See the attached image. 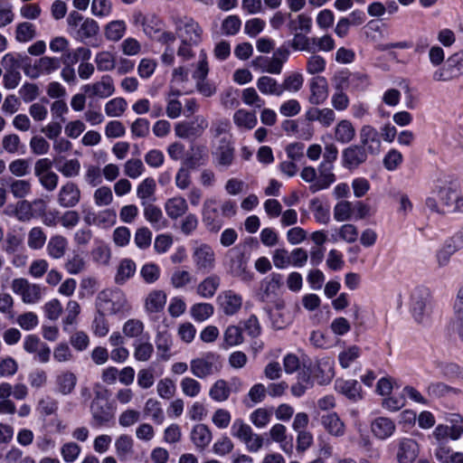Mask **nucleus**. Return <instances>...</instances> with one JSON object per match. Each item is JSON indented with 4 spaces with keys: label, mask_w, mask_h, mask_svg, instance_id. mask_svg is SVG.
Returning <instances> with one entry per match:
<instances>
[{
    "label": "nucleus",
    "mask_w": 463,
    "mask_h": 463,
    "mask_svg": "<svg viewBox=\"0 0 463 463\" xmlns=\"http://www.w3.org/2000/svg\"><path fill=\"white\" fill-rule=\"evenodd\" d=\"M355 128L348 119L340 120L334 128L335 140L341 144H348L355 137Z\"/></svg>",
    "instance_id": "obj_29"
},
{
    "label": "nucleus",
    "mask_w": 463,
    "mask_h": 463,
    "mask_svg": "<svg viewBox=\"0 0 463 463\" xmlns=\"http://www.w3.org/2000/svg\"><path fill=\"white\" fill-rule=\"evenodd\" d=\"M203 222L206 228L212 232H218L222 225V213L220 214L217 200L213 197L207 198L203 202Z\"/></svg>",
    "instance_id": "obj_9"
},
{
    "label": "nucleus",
    "mask_w": 463,
    "mask_h": 463,
    "mask_svg": "<svg viewBox=\"0 0 463 463\" xmlns=\"http://www.w3.org/2000/svg\"><path fill=\"white\" fill-rule=\"evenodd\" d=\"M80 189L75 183L71 181L62 184L57 194V203L62 208L76 206L80 203Z\"/></svg>",
    "instance_id": "obj_12"
},
{
    "label": "nucleus",
    "mask_w": 463,
    "mask_h": 463,
    "mask_svg": "<svg viewBox=\"0 0 463 463\" xmlns=\"http://www.w3.org/2000/svg\"><path fill=\"white\" fill-rule=\"evenodd\" d=\"M57 390L62 395L71 394L77 384V376L71 371H63L57 375L56 380Z\"/></svg>",
    "instance_id": "obj_38"
},
{
    "label": "nucleus",
    "mask_w": 463,
    "mask_h": 463,
    "mask_svg": "<svg viewBox=\"0 0 463 463\" xmlns=\"http://www.w3.org/2000/svg\"><path fill=\"white\" fill-rule=\"evenodd\" d=\"M182 392L187 397H196L202 390L201 383L194 378L186 376L180 382Z\"/></svg>",
    "instance_id": "obj_63"
},
{
    "label": "nucleus",
    "mask_w": 463,
    "mask_h": 463,
    "mask_svg": "<svg viewBox=\"0 0 463 463\" xmlns=\"http://www.w3.org/2000/svg\"><path fill=\"white\" fill-rule=\"evenodd\" d=\"M95 62L98 70L100 71H109L116 67L115 56L107 51L97 53Z\"/></svg>",
    "instance_id": "obj_62"
},
{
    "label": "nucleus",
    "mask_w": 463,
    "mask_h": 463,
    "mask_svg": "<svg viewBox=\"0 0 463 463\" xmlns=\"http://www.w3.org/2000/svg\"><path fill=\"white\" fill-rule=\"evenodd\" d=\"M165 210L170 219L176 220L187 213L188 203L183 196H175L166 200Z\"/></svg>",
    "instance_id": "obj_31"
},
{
    "label": "nucleus",
    "mask_w": 463,
    "mask_h": 463,
    "mask_svg": "<svg viewBox=\"0 0 463 463\" xmlns=\"http://www.w3.org/2000/svg\"><path fill=\"white\" fill-rule=\"evenodd\" d=\"M126 24L122 20H116L109 23L105 27V36L112 42L119 41L126 32Z\"/></svg>",
    "instance_id": "obj_52"
},
{
    "label": "nucleus",
    "mask_w": 463,
    "mask_h": 463,
    "mask_svg": "<svg viewBox=\"0 0 463 463\" xmlns=\"http://www.w3.org/2000/svg\"><path fill=\"white\" fill-rule=\"evenodd\" d=\"M420 453L418 442L410 438H402L398 443L396 459L398 463H413Z\"/></svg>",
    "instance_id": "obj_16"
},
{
    "label": "nucleus",
    "mask_w": 463,
    "mask_h": 463,
    "mask_svg": "<svg viewBox=\"0 0 463 463\" xmlns=\"http://www.w3.org/2000/svg\"><path fill=\"white\" fill-rule=\"evenodd\" d=\"M175 29V34L181 43L177 50V55L184 60H190L194 56V46H197L203 38V28L191 17H172Z\"/></svg>",
    "instance_id": "obj_1"
},
{
    "label": "nucleus",
    "mask_w": 463,
    "mask_h": 463,
    "mask_svg": "<svg viewBox=\"0 0 463 463\" xmlns=\"http://www.w3.org/2000/svg\"><path fill=\"white\" fill-rule=\"evenodd\" d=\"M321 424L332 436L342 437L345 435V425L335 412L322 415Z\"/></svg>",
    "instance_id": "obj_25"
},
{
    "label": "nucleus",
    "mask_w": 463,
    "mask_h": 463,
    "mask_svg": "<svg viewBox=\"0 0 463 463\" xmlns=\"http://www.w3.org/2000/svg\"><path fill=\"white\" fill-rule=\"evenodd\" d=\"M115 448L118 457L124 459L133 452V439L131 437L122 434L116 439Z\"/></svg>",
    "instance_id": "obj_59"
},
{
    "label": "nucleus",
    "mask_w": 463,
    "mask_h": 463,
    "mask_svg": "<svg viewBox=\"0 0 463 463\" xmlns=\"http://www.w3.org/2000/svg\"><path fill=\"white\" fill-rule=\"evenodd\" d=\"M433 194L440 203L434 196L428 197L425 204L431 212L439 214L463 213V194H458L451 184L437 185Z\"/></svg>",
    "instance_id": "obj_2"
},
{
    "label": "nucleus",
    "mask_w": 463,
    "mask_h": 463,
    "mask_svg": "<svg viewBox=\"0 0 463 463\" xmlns=\"http://www.w3.org/2000/svg\"><path fill=\"white\" fill-rule=\"evenodd\" d=\"M308 121H318L323 127L329 128L335 120V113L332 109L311 108L306 112Z\"/></svg>",
    "instance_id": "obj_27"
},
{
    "label": "nucleus",
    "mask_w": 463,
    "mask_h": 463,
    "mask_svg": "<svg viewBox=\"0 0 463 463\" xmlns=\"http://www.w3.org/2000/svg\"><path fill=\"white\" fill-rule=\"evenodd\" d=\"M24 349L29 354H35L39 362L45 364L50 360L51 349L37 335H27L23 344Z\"/></svg>",
    "instance_id": "obj_19"
},
{
    "label": "nucleus",
    "mask_w": 463,
    "mask_h": 463,
    "mask_svg": "<svg viewBox=\"0 0 463 463\" xmlns=\"http://www.w3.org/2000/svg\"><path fill=\"white\" fill-rule=\"evenodd\" d=\"M11 289L15 295L21 297L24 304H36L43 298V288L39 284L32 283L24 278L13 279Z\"/></svg>",
    "instance_id": "obj_6"
},
{
    "label": "nucleus",
    "mask_w": 463,
    "mask_h": 463,
    "mask_svg": "<svg viewBox=\"0 0 463 463\" xmlns=\"http://www.w3.org/2000/svg\"><path fill=\"white\" fill-rule=\"evenodd\" d=\"M229 272L233 276H241L246 269V260L243 252L231 249L226 253Z\"/></svg>",
    "instance_id": "obj_30"
},
{
    "label": "nucleus",
    "mask_w": 463,
    "mask_h": 463,
    "mask_svg": "<svg viewBox=\"0 0 463 463\" xmlns=\"http://www.w3.org/2000/svg\"><path fill=\"white\" fill-rule=\"evenodd\" d=\"M133 346L134 357L139 362L148 361L154 353V346L149 341L139 339L135 341Z\"/></svg>",
    "instance_id": "obj_50"
},
{
    "label": "nucleus",
    "mask_w": 463,
    "mask_h": 463,
    "mask_svg": "<svg viewBox=\"0 0 463 463\" xmlns=\"http://www.w3.org/2000/svg\"><path fill=\"white\" fill-rule=\"evenodd\" d=\"M271 416V410L259 408L250 413V420L255 427L261 429L268 425L270 421Z\"/></svg>",
    "instance_id": "obj_64"
},
{
    "label": "nucleus",
    "mask_w": 463,
    "mask_h": 463,
    "mask_svg": "<svg viewBox=\"0 0 463 463\" xmlns=\"http://www.w3.org/2000/svg\"><path fill=\"white\" fill-rule=\"evenodd\" d=\"M156 184L152 177L142 180L137 187V196L141 205L154 203L156 201Z\"/></svg>",
    "instance_id": "obj_28"
},
{
    "label": "nucleus",
    "mask_w": 463,
    "mask_h": 463,
    "mask_svg": "<svg viewBox=\"0 0 463 463\" xmlns=\"http://www.w3.org/2000/svg\"><path fill=\"white\" fill-rule=\"evenodd\" d=\"M395 430V422L387 417H377L371 423V431L373 435L381 440L391 438Z\"/></svg>",
    "instance_id": "obj_21"
},
{
    "label": "nucleus",
    "mask_w": 463,
    "mask_h": 463,
    "mask_svg": "<svg viewBox=\"0 0 463 463\" xmlns=\"http://www.w3.org/2000/svg\"><path fill=\"white\" fill-rule=\"evenodd\" d=\"M91 56L90 49L85 47H79L74 51L68 50L67 52L63 53L61 61L64 65H73L80 60L89 61Z\"/></svg>",
    "instance_id": "obj_46"
},
{
    "label": "nucleus",
    "mask_w": 463,
    "mask_h": 463,
    "mask_svg": "<svg viewBox=\"0 0 463 463\" xmlns=\"http://www.w3.org/2000/svg\"><path fill=\"white\" fill-rule=\"evenodd\" d=\"M281 286L282 276L279 273H271L260 282L258 293L259 299L265 303L272 302Z\"/></svg>",
    "instance_id": "obj_10"
},
{
    "label": "nucleus",
    "mask_w": 463,
    "mask_h": 463,
    "mask_svg": "<svg viewBox=\"0 0 463 463\" xmlns=\"http://www.w3.org/2000/svg\"><path fill=\"white\" fill-rule=\"evenodd\" d=\"M304 83V78L302 74L298 72H293L287 76L281 85V95L284 91L297 92L298 91Z\"/></svg>",
    "instance_id": "obj_58"
},
{
    "label": "nucleus",
    "mask_w": 463,
    "mask_h": 463,
    "mask_svg": "<svg viewBox=\"0 0 463 463\" xmlns=\"http://www.w3.org/2000/svg\"><path fill=\"white\" fill-rule=\"evenodd\" d=\"M128 102L124 98H114L105 104V112L111 118H118L124 114Z\"/></svg>",
    "instance_id": "obj_54"
},
{
    "label": "nucleus",
    "mask_w": 463,
    "mask_h": 463,
    "mask_svg": "<svg viewBox=\"0 0 463 463\" xmlns=\"http://www.w3.org/2000/svg\"><path fill=\"white\" fill-rule=\"evenodd\" d=\"M358 238V230L354 224H344L336 233L331 235V240L336 242L339 239L346 241L347 243L354 242Z\"/></svg>",
    "instance_id": "obj_48"
},
{
    "label": "nucleus",
    "mask_w": 463,
    "mask_h": 463,
    "mask_svg": "<svg viewBox=\"0 0 463 463\" xmlns=\"http://www.w3.org/2000/svg\"><path fill=\"white\" fill-rule=\"evenodd\" d=\"M208 120L203 116H196L192 121H181L175 125V134L177 137L188 139L196 138L203 135L208 128Z\"/></svg>",
    "instance_id": "obj_8"
},
{
    "label": "nucleus",
    "mask_w": 463,
    "mask_h": 463,
    "mask_svg": "<svg viewBox=\"0 0 463 463\" xmlns=\"http://www.w3.org/2000/svg\"><path fill=\"white\" fill-rule=\"evenodd\" d=\"M310 96L308 101L312 105L323 104L328 97V84L324 77H314L310 81Z\"/></svg>",
    "instance_id": "obj_22"
},
{
    "label": "nucleus",
    "mask_w": 463,
    "mask_h": 463,
    "mask_svg": "<svg viewBox=\"0 0 463 463\" xmlns=\"http://www.w3.org/2000/svg\"><path fill=\"white\" fill-rule=\"evenodd\" d=\"M288 28L293 34L309 33L312 28V19L305 14H300L288 21Z\"/></svg>",
    "instance_id": "obj_40"
},
{
    "label": "nucleus",
    "mask_w": 463,
    "mask_h": 463,
    "mask_svg": "<svg viewBox=\"0 0 463 463\" xmlns=\"http://www.w3.org/2000/svg\"><path fill=\"white\" fill-rule=\"evenodd\" d=\"M288 56L289 50L285 46H280L274 52L272 57L264 59L263 71L270 74H279Z\"/></svg>",
    "instance_id": "obj_23"
},
{
    "label": "nucleus",
    "mask_w": 463,
    "mask_h": 463,
    "mask_svg": "<svg viewBox=\"0 0 463 463\" xmlns=\"http://www.w3.org/2000/svg\"><path fill=\"white\" fill-rule=\"evenodd\" d=\"M137 266L134 260L128 258L122 259L117 268L115 282L118 285L125 284L136 273Z\"/></svg>",
    "instance_id": "obj_37"
},
{
    "label": "nucleus",
    "mask_w": 463,
    "mask_h": 463,
    "mask_svg": "<svg viewBox=\"0 0 463 463\" xmlns=\"http://www.w3.org/2000/svg\"><path fill=\"white\" fill-rule=\"evenodd\" d=\"M182 93L179 90L171 88L165 95V114L169 118H177L182 113L183 105L178 99V97Z\"/></svg>",
    "instance_id": "obj_34"
},
{
    "label": "nucleus",
    "mask_w": 463,
    "mask_h": 463,
    "mask_svg": "<svg viewBox=\"0 0 463 463\" xmlns=\"http://www.w3.org/2000/svg\"><path fill=\"white\" fill-rule=\"evenodd\" d=\"M144 413L145 415L151 417V419L157 424H161L165 420L161 404L155 399H148L146 402Z\"/></svg>",
    "instance_id": "obj_55"
},
{
    "label": "nucleus",
    "mask_w": 463,
    "mask_h": 463,
    "mask_svg": "<svg viewBox=\"0 0 463 463\" xmlns=\"http://www.w3.org/2000/svg\"><path fill=\"white\" fill-rule=\"evenodd\" d=\"M47 235L40 226L33 227L27 234V246L33 250L43 249L46 243Z\"/></svg>",
    "instance_id": "obj_42"
},
{
    "label": "nucleus",
    "mask_w": 463,
    "mask_h": 463,
    "mask_svg": "<svg viewBox=\"0 0 463 463\" xmlns=\"http://www.w3.org/2000/svg\"><path fill=\"white\" fill-rule=\"evenodd\" d=\"M68 248L67 239L60 234L53 235L47 243L48 255L54 259L60 260L64 257Z\"/></svg>",
    "instance_id": "obj_33"
},
{
    "label": "nucleus",
    "mask_w": 463,
    "mask_h": 463,
    "mask_svg": "<svg viewBox=\"0 0 463 463\" xmlns=\"http://www.w3.org/2000/svg\"><path fill=\"white\" fill-rule=\"evenodd\" d=\"M222 311L227 316L236 314L242 306V298L232 290L222 291L218 297Z\"/></svg>",
    "instance_id": "obj_20"
},
{
    "label": "nucleus",
    "mask_w": 463,
    "mask_h": 463,
    "mask_svg": "<svg viewBox=\"0 0 463 463\" xmlns=\"http://www.w3.org/2000/svg\"><path fill=\"white\" fill-rule=\"evenodd\" d=\"M90 412L95 426H104L114 419V411L108 401H92Z\"/></svg>",
    "instance_id": "obj_18"
},
{
    "label": "nucleus",
    "mask_w": 463,
    "mask_h": 463,
    "mask_svg": "<svg viewBox=\"0 0 463 463\" xmlns=\"http://www.w3.org/2000/svg\"><path fill=\"white\" fill-rule=\"evenodd\" d=\"M64 268L69 274L77 275L85 270L86 260L80 254L74 253L72 256L66 260Z\"/></svg>",
    "instance_id": "obj_57"
},
{
    "label": "nucleus",
    "mask_w": 463,
    "mask_h": 463,
    "mask_svg": "<svg viewBox=\"0 0 463 463\" xmlns=\"http://www.w3.org/2000/svg\"><path fill=\"white\" fill-rule=\"evenodd\" d=\"M335 389L350 400L357 401L362 398L361 386L356 380L338 379L335 381Z\"/></svg>",
    "instance_id": "obj_36"
},
{
    "label": "nucleus",
    "mask_w": 463,
    "mask_h": 463,
    "mask_svg": "<svg viewBox=\"0 0 463 463\" xmlns=\"http://www.w3.org/2000/svg\"><path fill=\"white\" fill-rule=\"evenodd\" d=\"M233 121L239 128L252 129L257 125V117L254 112L246 109H238L233 115Z\"/></svg>",
    "instance_id": "obj_47"
},
{
    "label": "nucleus",
    "mask_w": 463,
    "mask_h": 463,
    "mask_svg": "<svg viewBox=\"0 0 463 463\" xmlns=\"http://www.w3.org/2000/svg\"><path fill=\"white\" fill-rule=\"evenodd\" d=\"M9 190L14 198L22 199L30 194L32 184L29 180L14 179L9 184Z\"/></svg>",
    "instance_id": "obj_53"
},
{
    "label": "nucleus",
    "mask_w": 463,
    "mask_h": 463,
    "mask_svg": "<svg viewBox=\"0 0 463 463\" xmlns=\"http://www.w3.org/2000/svg\"><path fill=\"white\" fill-rule=\"evenodd\" d=\"M166 303V294L163 290H152L145 299V309L148 313L161 312Z\"/></svg>",
    "instance_id": "obj_35"
},
{
    "label": "nucleus",
    "mask_w": 463,
    "mask_h": 463,
    "mask_svg": "<svg viewBox=\"0 0 463 463\" xmlns=\"http://www.w3.org/2000/svg\"><path fill=\"white\" fill-rule=\"evenodd\" d=\"M213 439V433L209 427L200 423L194 426L191 431V440L197 449L204 450Z\"/></svg>",
    "instance_id": "obj_24"
},
{
    "label": "nucleus",
    "mask_w": 463,
    "mask_h": 463,
    "mask_svg": "<svg viewBox=\"0 0 463 463\" xmlns=\"http://www.w3.org/2000/svg\"><path fill=\"white\" fill-rule=\"evenodd\" d=\"M235 149L230 138L222 137L213 153V158L218 166L228 168L234 160Z\"/></svg>",
    "instance_id": "obj_14"
},
{
    "label": "nucleus",
    "mask_w": 463,
    "mask_h": 463,
    "mask_svg": "<svg viewBox=\"0 0 463 463\" xmlns=\"http://www.w3.org/2000/svg\"><path fill=\"white\" fill-rule=\"evenodd\" d=\"M258 90L264 95L281 96V85L269 76H261L257 80Z\"/></svg>",
    "instance_id": "obj_44"
},
{
    "label": "nucleus",
    "mask_w": 463,
    "mask_h": 463,
    "mask_svg": "<svg viewBox=\"0 0 463 463\" xmlns=\"http://www.w3.org/2000/svg\"><path fill=\"white\" fill-rule=\"evenodd\" d=\"M98 307L100 310L109 314L125 313L131 307L125 296L119 290H103L98 296Z\"/></svg>",
    "instance_id": "obj_4"
},
{
    "label": "nucleus",
    "mask_w": 463,
    "mask_h": 463,
    "mask_svg": "<svg viewBox=\"0 0 463 463\" xmlns=\"http://www.w3.org/2000/svg\"><path fill=\"white\" fill-rule=\"evenodd\" d=\"M36 61L41 74L49 75L60 69L61 61L56 57L43 56Z\"/></svg>",
    "instance_id": "obj_60"
},
{
    "label": "nucleus",
    "mask_w": 463,
    "mask_h": 463,
    "mask_svg": "<svg viewBox=\"0 0 463 463\" xmlns=\"http://www.w3.org/2000/svg\"><path fill=\"white\" fill-rule=\"evenodd\" d=\"M325 164L320 165V175L318 179L310 185L309 189L312 193H317L319 190L327 188L335 180V175L330 169H324Z\"/></svg>",
    "instance_id": "obj_49"
},
{
    "label": "nucleus",
    "mask_w": 463,
    "mask_h": 463,
    "mask_svg": "<svg viewBox=\"0 0 463 463\" xmlns=\"http://www.w3.org/2000/svg\"><path fill=\"white\" fill-rule=\"evenodd\" d=\"M408 305L409 311L417 324L428 325L430 323L433 310V296L429 288L418 286L412 288L410 292Z\"/></svg>",
    "instance_id": "obj_3"
},
{
    "label": "nucleus",
    "mask_w": 463,
    "mask_h": 463,
    "mask_svg": "<svg viewBox=\"0 0 463 463\" xmlns=\"http://www.w3.org/2000/svg\"><path fill=\"white\" fill-rule=\"evenodd\" d=\"M231 392L232 389L229 383L223 379H219L211 386L209 396L217 402H223L229 399Z\"/></svg>",
    "instance_id": "obj_39"
},
{
    "label": "nucleus",
    "mask_w": 463,
    "mask_h": 463,
    "mask_svg": "<svg viewBox=\"0 0 463 463\" xmlns=\"http://www.w3.org/2000/svg\"><path fill=\"white\" fill-rule=\"evenodd\" d=\"M15 40L19 43H27L36 36L35 26L29 22L19 23L15 27Z\"/></svg>",
    "instance_id": "obj_51"
},
{
    "label": "nucleus",
    "mask_w": 463,
    "mask_h": 463,
    "mask_svg": "<svg viewBox=\"0 0 463 463\" xmlns=\"http://www.w3.org/2000/svg\"><path fill=\"white\" fill-rule=\"evenodd\" d=\"M192 259L198 272L210 273L216 267L215 251L213 248L207 243H201L194 247Z\"/></svg>",
    "instance_id": "obj_7"
},
{
    "label": "nucleus",
    "mask_w": 463,
    "mask_h": 463,
    "mask_svg": "<svg viewBox=\"0 0 463 463\" xmlns=\"http://www.w3.org/2000/svg\"><path fill=\"white\" fill-rule=\"evenodd\" d=\"M99 32V24L92 18L87 17L80 24L76 36L79 40L84 41L86 39L95 37Z\"/></svg>",
    "instance_id": "obj_43"
},
{
    "label": "nucleus",
    "mask_w": 463,
    "mask_h": 463,
    "mask_svg": "<svg viewBox=\"0 0 463 463\" xmlns=\"http://www.w3.org/2000/svg\"><path fill=\"white\" fill-rule=\"evenodd\" d=\"M360 144L371 155H377L381 150V139L376 128L364 125L359 131Z\"/></svg>",
    "instance_id": "obj_15"
},
{
    "label": "nucleus",
    "mask_w": 463,
    "mask_h": 463,
    "mask_svg": "<svg viewBox=\"0 0 463 463\" xmlns=\"http://www.w3.org/2000/svg\"><path fill=\"white\" fill-rule=\"evenodd\" d=\"M213 306L210 303H197L191 307V316L195 321L203 322L213 314Z\"/></svg>",
    "instance_id": "obj_56"
},
{
    "label": "nucleus",
    "mask_w": 463,
    "mask_h": 463,
    "mask_svg": "<svg viewBox=\"0 0 463 463\" xmlns=\"http://www.w3.org/2000/svg\"><path fill=\"white\" fill-rule=\"evenodd\" d=\"M311 373L319 384L329 383L335 375L334 360L330 357L318 359L312 367Z\"/></svg>",
    "instance_id": "obj_17"
},
{
    "label": "nucleus",
    "mask_w": 463,
    "mask_h": 463,
    "mask_svg": "<svg viewBox=\"0 0 463 463\" xmlns=\"http://www.w3.org/2000/svg\"><path fill=\"white\" fill-rule=\"evenodd\" d=\"M143 206V213L145 219L155 228L161 229L166 224V220L164 218L162 210L155 205L153 203H149Z\"/></svg>",
    "instance_id": "obj_32"
},
{
    "label": "nucleus",
    "mask_w": 463,
    "mask_h": 463,
    "mask_svg": "<svg viewBox=\"0 0 463 463\" xmlns=\"http://www.w3.org/2000/svg\"><path fill=\"white\" fill-rule=\"evenodd\" d=\"M368 153L359 145H351L342 152V165L345 168L354 170L367 160Z\"/></svg>",
    "instance_id": "obj_13"
},
{
    "label": "nucleus",
    "mask_w": 463,
    "mask_h": 463,
    "mask_svg": "<svg viewBox=\"0 0 463 463\" xmlns=\"http://www.w3.org/2000/svg\"><path fill=\"white\" fill-rule=\"evenodd\" d=\"M435 457L440 463H463L461 452H452L451 449L440 443L435 451Z\"/></svg>",
    "instance_id": "obj_45"
},
{
    "label": "nucleus",
    "mask_w": 463,
    "mask_h": 463,
    "mask_svg": "<svg viewBox=\"0 0 463 463\" xmlns=\"http://www.w3.org/2000/svg\"><path fill=\"white\" fill-rule=\"evenodd\" d=\"M220 356L213 352L194 358L190 362V371L198 379H205L221 371Z\"/></svg>",
    "instance_id": "obj_5"
},
{
    "label": "nucleus",
    "mask_w": 463,
    "mask_h": 463,
    "mask_svg": "<svg viewBox=\"0 0 463 463\" xmlns=\"http://www.w3.org/2000/svg\"><path fill=\"white\" fill-rule=\"evenodd\" d=\"M221 285V278L217 274H211L204 278L196 287V293L203 298H212Z\"/></svg>",
    "instance_id": "obj_26"
},
{
    "label": "nucleus",
    "mask_w": 463,
    "mask_h": 463,
    "mask_svg": "<svg viewBox=\"0 0 463 463\" xmlns=\"http://www.w3.org/2000/svg\"><path fill=\"white\" fill-rule=\"evenodd\" d=\"M111 249L104 243L99 242L90 251L91 260L98 265L107 267L110 264L111 260Z\"/></svg>",
    "instance_id": "obj_41"
},
{
    "label": "nucleus",
    "mask_w": 463,
    "mask_h": 463,
    "mask_svg": "<svg viewBox=\"0 0 463 463\" xmlns=\"http://www.w3.org/2000/svg\"><path fill=\"white\" fill-rule=\"evenodd\" d=\"M82 90L88 98L92 99L97 97L105 99L114 93L115 87L112 78L109 75H104L101 77L100 80L84 85Z\"/></svg>",
    "instance_id": "obj_11"
},
{
    "label": "nucleus",
    "mask_w": 463,
    "mask_h": 463,
    "mask_svg": "<svg viewBox=\"0 0 463 463\" xmlns=\"http://www.w3.org/2000/svg\"><path fill=\"white\" fill-rule=\"evenodd\" d=\"M144 328L145 326L141 320L131 318L124 323L122 332L127 337L137 338L143 334Z\"/></svg>",
    "instance_id": "obj_61"
}]
</instances>
